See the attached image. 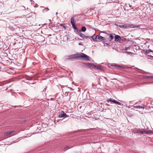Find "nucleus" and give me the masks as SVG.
Instances as JSON below:
<instances>
[{
  "label": "nucleus",
  "instance_id": "f257e3e1",
  "mask_svg": "<svg viewBox=\"0 0 153 153\" xmlns=\"http://www.w3.org/2000/svg\"><path fill=\"white\" fill-rule=\"evenodd\" d=\"M132 132L134 134H152L153 132L151 130L147 131H140L138 130H133Z\"/></svg>",
  "mask_w": 153,
  "mask_h": 153
},
{
  "label": "nucleus",
  "instance_id": "f03ea898",
  "mask_svg": "<svg viewBox=\"0 0 153 153\" xmlns=\"http://www.w3.org/2000/svg\"><path fill=\"white\" fill-rule=\"evenodd\" d=\"M79 59V53L71 55L68 56L67 59L68 60L74 61Z\"/></svg>",
  "mask_w": 153,
  "mask_h": 153
},
{
  "label": "nucleus",
  "instance_id": "7ed1b4c3",
  "mask_svg": "<svg viewBox=\"0 0 153 153\" xmlns=\"http://www.w3.org/2000/svg\"><path fill=\"white\" fill-rule=\"evenodd\" d=\"M81 58L86 61H89V56L83 53H79V58Z\"/></svg>",
  "mask_w": 153,
  "mask_h": 153
},
{
  "label": "nucleus",
  "instance_id": "20e7f679",
  "mask_svg": "<svg viewBox=\"0 0 153 153\" xmlns=\"http://www.w3.org/2000/svg\"><path fill=\"white\" fill-rule=\"evenodd\" d=\"M107 102H112L114 104H117L119 105H121V103L113 99L112 98L108 99L107 100Z\"/></svg>",
  "mask_w": 153,
  "mask_h": 153
},
{
  "label": "nucleus",
  "instance_id": "39448f33",
  "mask_svg": "<svg viewBox=\"0 0 153 153\" xmlns=\"http://www.w3.org/2000/svg\"><path fill=\"white\" fill-rule=\"evenodd\" d=\"M97 41L100 42L101 41H105V39L103 37L100 35H97Z\"/></svg>",
  "mask_w": 153,
  "mask_h": 153
},
{
  "label": "nucleus",
  "instance_id": "423d86ee",
  "mask_svg": "<svg viewBox=\"0 0 153 153\" xmlns=\"http://www.w3.org/2000/svg\"><path fill=\"white\" fill-rule=\"evenodd\" d=\"M93 64H92L91 63H83V65L84 67H90L92 68Z\"/></svg>",
  "mask_w": 153,
  "mask_h": 153
},
{
  "label": "nucleus",
  "instance_id": "0eeeda50",
  "mask_svg": "<svg viewBox=\"0 0 153 153\" xmlns=\"http://www.w3.org/2000/svg\"><path fill=\"white\" fill-rule=\"evenodd\" d=\"M93 67H92V68L93 69H98L99 70H102V68L101 66H100V65H95L93 64Z\"/></svg>",
  "mask_w": 153,
  "mask_h": 153
},
{
  "label": "nucleus",
  "instance_id": "6e6552de",
  "mask_svg": "<svg viewBox=\"0 0 153 153\" xmlns=\"http://www.w3.org/2000/svg\"><path fill=\"white\" fill-rule=\"evenodd\" d=\"M115 41H119L121 40V38L120 36L117 35H115Z\"/></svg>",
  "mask_w": 153,
  "mask_h": 153
},
{
  "label": "nucleus",
  "instance_id": "1a4fd4ad",
  "mask_svg": "<svg viewBox=\"0 0 153 153\" xmlns=\"http://www.w3.org/2000/svg\"><path fill=\"white\" fill-rule=\"evenodd\" d=\"M128 24H124L123 25H119V27L120 28L124 29L128 28Z\"/></svg>",
  "mask_w": 153,
  "mask_h": 153
},
{
  "label": "nucleus",
  "instance_id": "9d476101",
  "mask_svg": "<svg viewBox=\"0 0 153 153\" xmlns=\"http://www.w3.org/2000/svg\"><path fill=\"white\" fill-rule=\"evenodd\" d=\"M65 115L66 114L63 111H62L60 114H59L58 117L59 118H62L65 117Z\"/></svg>",
  "mask_w": 153,
  "mask_h": 153
},
{
  "label": "nucleus",
  "instance_id": "9b49d317",
  "mask_svg": "<svg viewBox=\"0 0 153 153\" xmlns=\"http://www.w3.org/2000/svg\"><path fill=\"white\" fill-rule=\"evenodd\" d=\"M143 51L144 52V53L145 54H147L149 53L150 52H153V51L149 49V50H145L144 49L143 50Z\"/></svg>",
  "mask_w": 153,
  "mask_h": 153
},
{
  "label": "nucleus",
  "instance_id": "f8f14e48",
  "mask_svg": "<svg viewBox=\"0 0 153 153\" xmlns=\"http://www.w3.org/2000/svg\"><path fill=\"white\" fill-rule=\"evenodd\" d=\"M92 39L94 41H97V35H94L92 36H91Z\"/></svg>",
  "mask_w": 153,
  "mask_h": 153
},
{
  "label": "nucleus",
  "instance_id": "ddd939ff",
  "mask_svg": "<svg viewBox=\"0 0 153 153\" xmlns=\"http://www.w3.org/2000/svg\"><path fill=\"white\" fill-rule=\"evenodd\" d=\"M13 132V131H11L8 132H5L4 133V135L6 136H8L9 135L11 134Z\"/></svg>",
  "mask_w": 153,
  "mask_h": 153
},
{
  "label": "nucleus",
  "instance_id": "4468645a",
  "mask_svg": "<svg viewBox=\"0 0 153 153\" xmlns=\"http://www.w3.org/2000/svg\"><path fill=\"white\" fill-rule=\"evenodd\" d=\"M71 25L75 24V22L74 21V18L73 17L71 18Z\"/></svg>",
  "mask_w": 153,
  "mask_h": 153
},
{
  "label": "nucleus",
  "instance_id": "2eb2a0df",
  "mask_svg": "<svg viewBox=\"0 0 153 153\" xmlns=\"http://www.w3.org/2000/svg\"><path fill=\"white\" fill-rule=\"evenodd\" d=\"M86 27L84 26H83L81 27V31L82 32H84L86 31Z\"/></svg>",
  "mask_w": 153,
  "mask_h": 153
},
{
  "label": "nucleus",
  "instance_id": "dca6fc26",
  "mask_svg": "<svg viewBox=\"0 0 153 153\" xmlns=\"http://www.w3.org/2000/svg\"><path fill=\"white\" fill-rule=\"evenodd\" d=\"M129 26H128V28H135L136 27V25H133L132 24H128Z\"/></svg>",
  "mask_w": 153,
  "mask_h": 153
},
{
  "label": "nucleus",
  "instance_id": "f3484780",
  "mask_svg": "<svg viewBox=\"0 0 153 153\" xmlns=\"http://www.w3.org/2000/svg\"><path fill=\"white\" fill-rule=\"evenodd\" d=\"M49 9L47 7L45 8H44V9H43L42 10V12L43 13H45V12H47L49 10Z\"/></svg>",
  "mask_w": 153,
  "mask_h": 153
},
{
  "label": "nucleus",
  "instance_id": "a211bd4d",
  "mask_svg": "<svg viewBox=\"0 0 153 153\" xmlns=\"http://www.w3.org/2000/svg\"><path fill=\"white\" fill-rule=\"evenodd\" d=\"M60 26L63 27L64 29H66V27H67L65 24H60Z\"/></svg>",
  "mask_w": 153,
  "mask_h": 153
},
{
  "label": "nucleus",
  "instance_id": "6ab92c4d",
  "mask_svg": "<svg viewBox=\"0 0 153 153\" xmlns=\"http://www.w3.org/2000/svg\"><path fill=\"white\" fill-rule=\"evenodd\" d=\"M111 66L112 67H119L120 68H122V67L118 65H112Z\"/></svg>",
  "mask_w": 153,
  "mask_h": 153
},
{
  "label": "nucleus",
  "instance_id": "aec40b11",
  "mask_svg": "<svg viewBox=\"0 0 153 153\" xmlns=\"http://www.w3.org/2000/svg\"><path fill=\"white\" fill-rule=\"evenodd\" d=\"M109 38H110V40H112L114 38V36L111 34H110Z\"/></svg>",
  "mask_w": 153,
  "mask_h": 153
},
{
  "label": "nucleus",
  "instance_id": "412c9836",
  "mask_svg": "<svg viewBox=\"0 0 153 153\" xmlns=\"http://www.w3.org/2000/svg\"><path fill=\"white\" fill-rule=\"evenodd\" d=\"M72 25V27H73V28L75 30H77V28L76 27V25H75V24H74V25Z\"/></svg>",
  "mask_w": 153,
  "mask_h": 153
},
{
  "label": "nucleus",
  "instance_id": "4be33fe9",
  "mask_svg": "<svg viewBox=\"0 0 153 153\" xmlns=\"http://www.w3.org/2000/svg\"><path fill=\"white\" fill-rule=\"evenodd\" d=\"M79 35L82 38H84V37H85V35L83 33H80V34H79Z\"/></svg>",
  "mask_w": 153,
  "mask_h": 153
},
{
  "label": "nucleus",
  "instance_id": "5701e85b",
  "mask_svg": "<svg viewBox=\"0 0 153 153\" xmlns=\"http://www.w3.org/2000/svg\"><path fill=\"white\" fill-rule=\"evenodd\" d=\"M140 105L138 106H131L133 107V108H139L140 109Z\"/></svg>",
  "mask_w": 153,
  "mask_h": 153
},
{
  "label": "nucleus",
  "instance_id": "b1692460",
  "mask_svg": "<svg viewBox=\"0 0 153 153\" xmlns=\"http://www.w3.org/2000/svg\"><path fill=\"white\" fill-rule=\"evenodd\" d=\"M68 120V119H62L61 120V121H62V122H64L66 121H67Z\"/></svg>",
  "mask_w": 153,
  "mask_h": 153
},
{
  "label": "nucleus",
  "instance_id": "393cba45",
  "mask_svg": "<svg viewBox=\"0 0 153 153\" xmlns=\"http://www.w3.org/2000/svg\"><path fill=\"white\" fill-rule=\"evenodd\" d=\"M77 32L79 34L81 33V31L80 30H78L77 29L76 30Z\"/></svg>",
  "mask_w": 153,
  "mask_h": 153
},
{
  "label": "nucleus",
  "instance_id": "a878e982",
  "mask_svg": "<svg viewBox=\"0 0 153 153\" xmlns=\"http://www.w3.org/2000/svg\"><path fill=\"white\" fill-rule=\"evenodd\" d=\"M84 38H85V39H88V38L90 39V38H91V37L85 35V37H84Z\"/></svg>",
  "mask_w": 153,
  "mask_h": 153
},
{
  "label": "nucleus",
  "instance_id": "bb28decb",
  "mask_svg": "<svg viewBox=\"0 0 153 153\" xmlns=\"http://www.w3.org/2000/svg\"><path fill=\"white\" fill-rule=\"evenodd\" d=\"M151 107L153 108V102H152L151 104Z\"/></svg>",
  "mask_w": 153,
  "mask_h": 153
},
{
  "label": "nucleus",
  "instance_id": "cd10ccee",
  "mask_svg": "<svg viewBox=\"0 0 153 153\" xmlns=\"http://www.w3.org/2000/svg\"><path fill=\"white\" fill-rule=\"evenodd\" d=\"M144 106H140V108H143V109H144Z\"/></svg>",
  "mask_w": 153,
  "mask_h": 153
},
{
  "label": "nucleus",
  "instance_id": "c85d7f7f",
  "mask_svg": "<svg viewBox=\"0 0 153 153\" xmlns=\"http://www.w3.org/2000/svg\"><path fill=\"white\" fill-rule=\"evenodd\" d=\"M100 33H106V32L105 31H100Z\"/></svg>",
  "mask_w": 153,
  "mask_h": 153
},
{
  "label": "nucleus",
  "instance_id": "c756f323",
  "mask_svg": "<svg viewBox=\"0 0 153 153\" xmlns=\"http://www.w3.org/2000/svg\"><path fill=\"white\" fill-rule=\"evenodd\" d=\"M68 88L70 89L71 91H73L74 90V89L71 87H68Z\"/></svg>",
  "mask_w": 153,
  "mask_h": 153
},
{
  "label": "nucleus",
  "instance_id": "7c9ffc66",
  "mask_svg": "<svg viewBox=\"0 0 153 153\" xmlns=\"http://www.w3.org/2000/svg\"><path fill=\"white\" fill-rule=\"evenodd\" d=\"M151 39H150L147 38L145 39V41H146L147 40L150 41Z\"/></svg>",
  "mask_w": 153,
  "mask_h": 153
},
{
  "label": "nucleus",
  "instance_id": "2f4dec72",
  "mask_svg": "<svg viewBox=\"0 0 153 153\" xmlns=\"http://www.w3.org/2000/svg\"><path fill=\"white\" fill-rule=\"evenodd\" d=\"M68 147H69V148H71V147H69V146H66L65 148H64V149H66V148H68Z\"/></svg>",
  "mask_w": 153,
  "mask_h": 153
},
{
  "label": "nucleus",
  "instance_id": "473e14b6",
  "mask_svg": "<svg viewBox=\"0 0 153 153\" xmlns=\"http://www.w3.org/2000/svg\"><path fill=\"white\" fill-rule=\"evenodd\" d=\"M78 45H82V44L81 42H79L78 44Z\"/></svg>",
  "mask_w": 153,
  "mask_h": 153
},
{
  "label": "nucleus",
  "instance_id": "72a5a7b5",
  "mask_svg": "<svg viewBox=\"0 0 153 153\" xmlns=\"http://www.w3.org/2000/svg\"><path fill=\"white\" fill-rule=\"evenodd\" d=\"M69 117V116L68 115H67L66 114V115L65 116V117Z\"/></svg>",
  "mask_w": 153,
  "mask_h": 153
},
{
  "label": "nucleus",
  "instance_id": "f704fd0d",
  "mask_svg": "<svg viewBox=\"0 0 153 153\" xmlns=\"http://www.w3.org/2000/svg\"><path fill=\"white\" fill-rule=\"evenodd\" d=\"M114 25H115V26H118V27H119V25H118V24H114Z\"/></svg>",
  "mask_w": 153,
  "mask_h": 153
},
{
  "label": "nucleus",
  "instance_id": "c9c22d12",
  "mask_svg": "<svg viewBox=\"0 0 153 153\" xmlns=\"http://www.w3.org/2000/svg\"><path fill=\"white\" fill-rule=\"evenodd\" d=\"M140 27V25H136V27Z\"/></svg>",
  "mask_w": 153,
  "mask_h": 153
},
{
  "label": "nucleus",
  "instance_id": "e433bc0d",
  "mask_svg": "<svg viewBox=\"0 0 153 153\" xmlns=\"http://www.w3.org/2000/svg\"><path fill=\"white\" fill-rule=\"evenodd\" d=\"M104 45L105 44V45H108V43H104Z\"/></svg>",
  "mask_w": 153,
  "mask_h": 153
},
{
  "label": "nucleus",
  "instance_id": "4c0bfd02",
  "mask_svg": "<svg viewBox=\"0 0 153 153\" xmlns=\"http://www.w3.org/2000/svg\"><path fill=\"white\" fill-rule=\"evenodd\" d=\"M23 10H25V6H23Z\"/></svg>",
  "mask_w": 153,
  "mask_h": 153
},
{
  "label": "nucleus",
  "instance_id": "58836bf2",
  "mask_svg": "<svg viewBox=\"0 0 153 153\" xmlns=\"http://www.w3.org/2000/svg\"><path fill=\"white\" fill-rule=\"evenodd\" d=\"M127 53L128 54L130 53H131L130 52H127Z\"/></svg>",
  "mask_w": 153,
  "mask_h": 153
},
{
  "label": "nucleus",
  "instance_id": "ea45409f",
  "mask_svg": "<svg viewBox=\"0 0 153 153\" xmlns=\"http://www.w3.org/2000/svg\"><path fill=\"white\" fill-rule=\"evenodd\" d=\"M129 7H131L132 6V5H130V4H129Z\"/></svg>",
  "mask_w": 153,
  "mask_h": 153
},
{
  "label": "nucleus",
  "instance_id": "a19ab883",
  "mask_svg": "<svg viewBox=\"0 0 153 153\" xmlns=\"http://www.w3.org/2000/svg\"><path fill=\"white\" fill-rule=\"evenodd\" d=\"M15 1H16L17 2H18L19 1V0H15Z\"/></svg>",
  "mask_w": 153,
  "mask_h": 153
},
{
  "label": "nucleus",
  "instance_id": "79ce46f5",
  "mask_svg": "<svg viewBox=\"0 0 153 153\" xmlns=\"http://www.w3.org/2000/svg\"><path fill=\"white\" fill-rule=\"evenodd\" d=\"M127 48H126L125 49V50H127Z\"/></svg>",
  "mask_w": 153,
  "mask_h": 153
},
{
  "label": "nucleus",
  "instance_id": "37998d69",
  "mask_svg": "<svg viewBox=\"0 0 153 153\" xmlns=\"http://www.w3.org/2000/svg\"><path fill=\"white\" fill-rule=\"evenodd\" d=\"M105 105H108V106L109 105L107 104H106Z\"/></svg>",
  "mask_w": 153,
  "mask_h": 153
},
{
  "label": "nucleus",
  "instance_id": "c03bdc74",
  "mask_svg": "<svg viewBox=\"0 0 153 153\" xmlns=\"http://www.w3.org/2000/svg\"><path fill=\"white\" fill-rule=\"evenodd\" d=\"M57 13H57V12L56 13V15H57Z\"/></svg>",
  "mask_w": 153,
  "mask_h": 153
},
{
  "label": "nucleus",
  "instance_id": "a18cd8bd",
  "mask_svg": "<svg viewBox=\"0 0 153 153\" xmlns=\"http://www.w3.org/2000/svg\"><path fill=\"white\" fill-rule=\"evenodd\" d=\"M151 40L152 42H153V40H152V39Z\"/></svg>",
  "mask_w": 153,
  "mask_h": 153
},
{
  "label": "nucleus",
  "instance_id": "49530a36",
  "mask_svg": "<svg viewBox=\"0 0 153 153\" xmlns=\"http://www.w3.org/2000/svg\"><path fill=\"white\" fill-rule=\"evenodd\" d=\"M49 21L50 22L51 21V20L50 19H49Z\"/></svg>",
  "mask_w": 153,
  "mask_h": 153
},
{
  "label": "nucleus",
  "instance_id": "de8ad7c7",
  "mask_svg": "<svg viewBox=\"0 0 153 153\" xmlns=\"http://www.w3.org/2000/svg\"><path fill=\"white\" fill-rule=\"evenodd\" d=\"M43 39H44V38L43 37H41Z\"/></svg>",
  "mask_w": 153,
  "mask_h": 153
},
{
  "label": "nucleus",
  "instance_id": "09e8293b",
  "mask_svg": "<svg viewBox=\"0 0 153 153\" xmlns=\"http://www.w3.org/2000/svg\"><path fill=\"white\" fill-rule=\"evenodd\" d=\"M131 109L134 110V109H133V108H132Z\"/></svg>",
  "mask_w": 153,
  "mask_h": 153
},
{
  "label": "nucleus",
  "instance_id": "8fccbe9b",
  "mask_svg": "<svg viewBox=\"0 0 153 153\" xmlns=\"http://www.w3.org/2000/svg\"><path fill=\"white\" fill-rule=\"evenodd\" d=\"M7 87L6 89H7Z\"/></svg>",
  "mask_w": 153,
  "mask_h": 153
}]
</instances>
